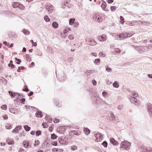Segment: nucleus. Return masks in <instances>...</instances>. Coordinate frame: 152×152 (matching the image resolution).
<instances>
[{"label":"nucleus","mask_w":152,"mask_h":152,"mask_svg":"<svg viewBox=\"0 0 152 152\" xmlns=\"http://www.w3.org/2000/svg\"><path fill=\"white\" fill-rule=\"evenodd\" d=\"M131 144L129 142L127 141H124L122 142L120 144V149H124L126 150H128L129 149Z\"/></svg>","instance_id":"obj_1"},{"label":"nucleus","mask_w":152,"mask_h":152,"mask_svg":"<svg viewBox=\"0 0 152 152\" xmlns=\"http://www.w3.org/2000/svg\"><path fill=\"white\" fill-rule=\"evenodd\" d=\"M46 7L49 14L51 13L54 10L53 7L50 4H47L46 5Z\"/></svg>","instance_id":"obj_2"},{"label":"nucleus","mask_w":152,"mask_h":152,"mask_svg":"<svg viewBox=\"0 0 152 152\" xmlns=\"http://www.w3.org/2000/svg\"><path fill=\"white\" fill-rule=\"evenodd\" d=\"M147 107L149 115L150 117H152V104L151 103L148 104Z\"/></svg>","instance_id":"obj_3"},{"label":"nucleus","mask_w":152,"mask_h":152,"mask_svg":"<svg viewBox=\"0 0 152 152\" xmlns=\"http://www.w3.org/2000/svg\"><path fill=\"white\" fill-rule=\"evenodd\" d=\"M80 132L77 130H73L70 131L69 134L71 136H73L74 135H79L80 134Z\"/></svg>","instance_id":"obj_4"},{"label":"nucleus","mask_w":152,"mask_h":152,"mask_svg":"<svg viewBox=\"0 0 152 152\" xmlns=\"http://www.w3.org/2000/svg\"><path fill=\"white\" fill-rule=\"evenodd\" d=\"M93 20L98 22H100L102 20V18L100 16L98 15H95L93 18Z\"/></svg>","instance_id":"obj_5"},{"label":"nucleus","mask_w":152,"mask_h":152,"mask_svg":"<svg viewBox=\"0 0 152 152\" xmlns=\"http://www.w3.org/2000/svg\"><path fill=\"white\" fill-rule=\"evenodd\" d=\"M130 101L132 102L137 105L139 104V102L137 100L136 97H132L130 98Z\"/></svg>","instance_id":"obj_6"},{"label":"nucleus","mask_w":152,"mask_h":152,"mask_svg":"<svg viewBox=\"0 0 152 152\" xmlns=\"http://www.w3.org/2000/svg\"><path fill=\"white\" fill-rule=\"evenodd\" d=\"M22 127L21 125L17 126L12 131L13 133H18L19 132V131L20 130Z\"/></svg>","instance_id":"obj_7"},{"label":"nucleus","mask_w":152,"mask_h":152,"mask_svg":"<svg viewBox=\"0 0 152 152\" xmlns=\"http://www.w3.org/2000/svg\"><path fill=\"white\" fill-rule=\"evenodd\" d=\"M110 141L114 145H118V142L113 137L110 138Z\"/></svg>","instance_id":"obj_8"},{"label":"nucleus","mask_w":152,"mask_h":152,"mask_svg":"<svg viewBox=\"0 0 152 152\" xmlns=\"http://www.w3.org/2000/svg\"><path fill=\"white\" fill-rule=\"evenodd\" d=\"M97 44V42L94 39H91L88 42V44L90 45H94Z\"/></svg>","instance_id":"obj_9"},{"label":"nucleus","mask_w":152,"mask_h":152,"mask_svg":"<svg viewBox=\"0 0 152 152\" xmlns=\"http://www.w3.org/2000/svg\"><path fill=\"white\" fill-rule=\"evenodd\" d=\"M10 112L12 113H18V110L17 109H15L12 108H11L10 109Z\"/></svg>","instance_id":"obj_10"},{"label":"nucleus","mask_w":152,"mask_h":152,"mask_svg":"<svg viewBox=\"0 0 152 152\" xmlns=\"http://www.w3.org/2000/svg\"><path fill=\"white\" fill-rule=\"evenodd\" d=\"M94 136L97 140L102 139V137L101 134L100 133H95L94 134Z\"/></svg>","instance_id":"obj_11"},{"label":"nucleus","mask_w":152,"mask_h":152,"mask_svg":"<svg viewBox=\"0 0 152 152\" xmlns=\"http://www.w3.org/2000/svg\"><path fill=\"white\" fill-rule=\"evenodd\" d=\"M102 4L101 5V7L102 8V9L104 10H104L105 9L106 7V4L105 2H104L103 0L102 1Z\"/></svg>","instance_id":"obj_12"},{"label":"nucleus","mask_w":152,"mask_h":152,"mask_svg":"<svg viewBox=\"0 0 152 152\" xmlns=\"http://www.w3.org/2000/svg\"><path fill=\"white\" fill-rule=\"evenodd\" d=\"M36 116L38 118H41L42 117V114L41 112H37L35 114Z\"/></svg>","instance_id":"obj_13"},{"label":"nucleus","mask_w":152,"mask_h":152,"mask_svg":"<svg viewBox=\"0 0 152 152\" xmlns=\"http://www.w3.org/2000/svg\"><path fill=\"white\" fill-rule=\"evenodd\" d=\"M99 37V39L101 38L102 40L103 41H105L107 39V36L105 34H103L102 35V36H100Z\"/></svg>","instance_id":"obj_14"},{"label":"nucleus","mask_w":152,"mask_h":152,"mask_svg":"<svg viewBox=\"0 0 152 152\" xmlns=\"http://www.w3.org/2000/svg\"><path fill=\"white\" fill-rule=\"evenodd\" d=\"M121 52L120 50L118 48H115V51L114 52H112L113 54L116 55L120 53Z\"/></svg>","instance_id":"obj_15"},{"label":"nucleus","mask_w":152,"mask_h":152,"mask_svg":"<svg viewBox=\"0 0 152 152\" xmlns=\"http://www.w3.org/2000/svg\"><path fill=\"white\" fill-rule=\"evenodd\" d=\"M23 145L24 147L25 148H27L29 145V142L28 141L26 140H25L23 142Z\"/></svg>","instance_id":"obj_16"},{"label":"nucleus","mask_w":152,"mask_h":152,"mask_svg":"<svg viewBox=\"0 0 152 152\" xmlns=\"http://www.w3.org/2000/svg\"><path fill=\"white\" fill-rule=\"evenodd\" d=\"M84 132L86 135H88L90 133V130L87 128H84Z\"/></svg>","instance_id":"obj_17"},{"label":"nucleus","mask_w":152,"mask_h":152,"mask_svg":"<svg viewBox=\"0 0 152 152\" xmlns=\"http://www.w3.org/2000/svg\"><path fill=\"white\" fill-rule=\"evenodd\" d=\"M119 83L117 81H115L113 84V86L115 88H118L119 87Z\"/></svg>","instance_id":"obj_18"},{"label":"nucleus","mask_w":152,"mask_h":152,"mask_svg":"<svg viewBox=\"0 0 152 152\" xmlns=\"http://www.w3.org/2000/svg\"><path fill=\"white\" fill-rule=\"evenodd\" d=\"M95 64L99 65L100 64V60L99 58L96 59L94 61Z\"/></svg>","instance_id":"obj_19"},{"label":"nucleus","mask_w":152,"mask_h":152,"mask_svg":"<svg viewBox=\"0 0 152 152\" xmlns=\"http://www.w3.org/2000/svg\"><path fill=\"white\" fill-rule=\"evenodd\" d=\"M23 32L24 34L26 35H29L30 33V31H28V30L25 29H24L23 30Z\"/></svg>","instance_id":"obj_20"},{"label":"nucleus","mask_w":152,"mask_h":152,"mask_svg":"<svg viewBox=\"0 0 152 152\" xmlns=\"http://www.w3.org/2000/svg\"><path fill=\"white\" fill-rule=\"evenodd\" d=\"M9 94L12 97H14L15 96V95L16 94V93H15L14 92H12L11 91H9Z\"/></svg>","instance_id":"obj_21"},{"label":"nucleus","mask_w":152,"mask_h":152,"mask_svg":"<svg viewBox=\"0 0 152 152\" xmlns=\"http://www.w3.org/2000/svg\"><path fill=\"white\" fill-rule=\"evenodd\" d=\"M19 5V3L17 2H14L12 4V7L14 8H16L18 7V5Z\"/></svg>","instance_id":"obj_22"},{"label":"nucleus","mask_w":152,"mask_h":152,"mask_svg":"<svg viewBox=\"0 0 152 152\" xmlns=\"http://www.w3.org/2000/svg\"><path fill=\"white\" fill-rule=\"evenodd\" d=\"M23 127L25 130L27 132L29 131L31 129L30 127L28 125H25Z\"/></svg>","instance_id":"obj_23"},{"label":"nucleus","mask_w":152,"mask_h":152,"mask_svg":"<svg viewBox=\"0 0 152 152\" xmlns=\"http://www.w3.org/2000/svg\"><path fill=\"white\" fill-rule=\"evenodd\" d=\"M45 119L47 121H48L49 123H51L52 121V118H50V117L48 116H46L45 117Z\"/></svg>","instance_id":"obj_24"},{"label":"nucleus","mask_w":152,"mask_h":152,"mask_svg":"<svg viewBox=\"0 0 152 152\" xmlns=\"http://www.w3.org/2000/svg\"><path fill=\"white\" fill-rule=\"evenodd\" d=\"M52 26L54 28H56L58 27V24L56 22H53L52 23Z\"/></svg>","instance_id":"obj_25"},{"label":"nucleus","mask_w":152,"mask_h":152,"mask_svg":"<svg viewBox=\"0 0 152 152\" xmlns=\"http://www.w3.org/2000/svg\"><path fill=\"white\" fill-rule=\"evenodd\" d=\"M135 49L139 53H142L141 50V46L137 47H136Z\"/></svg>","instance_id":"obj_26"},{"label":"nucleus","mask_w":152,"mask_h":152,"mask_svg":"<svg viewBox=\"0 0 152 152\" xmlns=\"http://www.w3.org/2000/svg\"><path fill=\"white\" fill-rule=\"evenodd\" d=\"M57 137V136L55 134H52L51 136V138L53 140L56 139Z\"/></svg>","instance_id":"obj_27"},{"label":"nucleus","mask_w":152,"mask_h":152,"mask_svg":"<svg viewBox=\"0 0 152 152\" xmlns=\"http://www.w3.org/2000/svg\"><path fill=\"white\" fill-rule=\"evenodd\" d=\"M75 20V19L74 18H70L69 21V24L70 25L73 24Z\"/></svg>","instance_id":"obj_28"},{"label":"nucleus","mask_w":152,"mask_h":152,"mask_svg":"<svg viewBox=\"0 0 152 152\" xmlns=\"http://www.w3.org/2000/svg\"><path fill=\"white\" fill-rule=\"evenodd\" d=\"M26 60L27 61H30L31 60V58L29 56V55L28 54H26Z\"/></svg>","instance_id":"obj_29"},{"label":"nucleus","mask_w":152,"mask_h":152,"mask_svg":"<svg viewBox=\"0 0 152 152\" xmlns=\"http://www.w3.org/2000/svg\"><path fill=\"white\" fill-rule=\"evenodd\" d=\"M59 142L61 144H64V142L63 138L61 137L59 138Z\"/></svg>","instance_id":"obj_30"},{"label":"nucleus","mask_w":152,"mask_h":152,"mask_svg":"<svg viewBox=\"0 0 152 152\" xmlns=\"http://www.w3.org/2000/svg\"><path fill=\"white\" fill-rule=\"evenodd\" d=\"M132 96H134L133 97H136L138 96V93L135 91L132 92Z\"/></svg>","instance_id":"obj_31"},{"label":"nucleus","mask_w":152,"mask_h":152,"mask_svg":"<svg viewBox=\"0 0 152 152\" xmlns=\"http://www.w3.org/2000/svg\"><path fill=\"white\" fill-rule=\"evenodd\" d=\"M25 67L23 66H19L18 67V69L17 70V71L18 72H20V70H23L24 69Z\"/></svg>","instance_id":"obj_32"},{"label":"nucleus","mask_w":152,"mask_h":152,"mask_svg":"<svg viewBox=\"0 0 152 152\" xmlns=\"http://www.w3.org/2000/svg\"><path fill=\"white\" fill-rule=\"evenodd\" d=\"M102 145L104 147H106L107 146V143L106 141H105L102 143Z\"/></svg>","instance_id":"obj_33"},{"label":"nucleus","mask_w":152,"mask_h":152,"mask_svg":"<svg viewBox=\"0 0 152 152\" xmlns=\"http://www.w3.org/2000/svg\"><path fill=\"white\" fill-rule=\"evenodd\" d=\"M41 134V132L40 130L37 131L36 132V136H38Z\"/></svg>","instance_id":"obj_34"},{"label":"nucleus","mask_w":152,"mask_h":152,"mask_svg":"<svg viewBox=\"0 0 152 152\" xmlns=\"http://www.w3.org/2000/svg\"><path fill=\"white\" fill-rule=\"evenodd\" d=\"M44 19L45 21H46V22H48L50 21V19L47 15H45V16L44 18Z\"/></svg>","instance_id":"obj_35"},{"label":"nucleus","mask_w":152,"mask_h":152,"mask_svg":"<svg viewBox=\"0 0 152 152\" xmlns=\"http://www.w3.org/2000/svg\"><path fill=\"white\" fill-rule=\"evenodd\" d=\"M4 15L6 16H8L10 15V14H11L10 12L8 11H5L4 12Z\"/></svg>","instance_id":"obj_36"},{"label":"nucleus","mask_w":152,"mask_h":152,"mask_svg":"<svg viewBox=\"0 0 152 152\" xmlns=\"http://www.w3.org/2000/svg\"><path fill=\"white\" fill-rule=\"evenodd\" d=\"M18 7L21 10H23L25 8L24 7L22 4L19 3Z\"/></svg>","instance_id":"obj_37"},{"label":"nucleus","mask_w":152,"mask_h":152,"mask_svg":"<svg viewBox=\"0 0 152 152\" xmlns=\"http://www.w3.org/2000/svg\"><path fill=\"white\" fill-rule=\"evenodd\" d=\"M106 70L107 72H112V69L110 68L107 66H106Z\"/></svg>","instance_id":"obj_38"},{"label":"nucleus","mask_w":152,"mask_h":152,"mask_svg":"<svg viewBox=\"0 0 152 152\" xmlns=\"http://www.w3.org/2000/svg\"><path fill=\"white\" fill-rule=\"evenodd\" d=\"M1 108L3 110H6L7 108V106L6 105H3L1 106Z\"/></svg>","instance_id":"obj_39"},{"label":"nucleus","mask_w":152,"mask_h":152,"mask_svg":"<svg viewBox=\"0 0 152 152\" xmlns=\"http://www.w3.org/2000/svg\"><path fill=\"white\" fill-rule=\"evenodd\" d=\"M123 35V37L124 39L125 38H127V33H122Z\"/></svg>","instance_id":"obj_40"},{"label":"nucleus","mask_w":152,"mask_h":152,"mask_svg":"<svg viewBox=\"0 0 152 152\" xmlns=\"http://www.w3.org/2000/svg\"><path fill=\"white\" fill-rule=\"evenodd\" d=\"M61 150V151H63V150L62 149H59L58 148H55L53 149L52 150V151H53V152H58V151L59 150Z\"/></svg>","instance_id":"obj_41"},{"label":"nucleus","mask_w":152,"mask_h":152,"mask_svg":"<svg viewBox=\"0 0 152 152\" xmlns=\"http://www.w3.org/2000/svg\"><path fill=\"white\" fill-rule=\"evenodd\" d=\"M25 88L23 89V91H26V92L29 91V90L27 86H25Z\"/></svg>","instance_id":"obj_42"},{"label":"nucleus","mask_w":152,"mask_h":152,"mask_svg":"<svg viewBox=\"0 0 152 152\" xmlns=\"http://www.w3.org/2000/svg\"><path fill=\"white\" fill-rule=\"evenodd\" d=\"M134 34V33H132V32L129 33H127V38L131 37Z\"/></svg>","instance_id":"obj_43"},{"label":"nucleus","mask_w":152,"mask_h":152,"mask_svg":"<svg viewBox=\"0 0 152 152\" xmlns=\"http://www.w3.org/2000/svg\"><path fill=\"white\" fill-rule=\"evenodd\" d=\"M69 39L71 40H73L74 39V36L72 35H69L68 36Z\"/></svg>","instance_id":"obj_44"},{"label":"nucleus","mask_w":152,"mask_h":152,"mask_svg":"<svg viewBox=\"0 0 152 152\" xmlns=\"http://www.w3.org/2000/svg\"><path fill=\"white\" fill-rule=\"evenodd\" d=\"M147 152H152V148H148L146 149Z\"/></svg>","instance_id":"obj_45"},{"label":"nucleus","mask_w":152,"mask_h":152,"mask_svg":"<svg viewBox=\"0 0 152 152\" xmlns=\"http://www.w3.org/2000/svg\"><path fill=\"white\" fill-rule=\"evenodd\" d=\"M32 44V45L35 47L37 45V44L36 42H34L33 40L31 39L30 40Z\"/></svg>","instance_id":"obj_46"},{"label":"nucleus","mask_w":152,"mask_h":152,"mask_svg":"<svg viewBox=\"0 0 152 152\" xmlns=\"http://www.w3.org/2000/svg\"><path fill=\"white\" fill-rule=\"evenodd\" d=\"M116 9V7L115 6H111L110 7V9L112 11H114Z\"/></svg>","instance_id":"obj_47"},{"label":"nucleus","mask_w":152,"mask_h":152,"mask_svg":"<svg viewBox=\"0 0 152 152\" xmlns=\"http://www.w3.org/2000/svg\"><path fill=\"white\" fill-rule=\"evenodd\" d=\"M11 128V126L10 124H7L6 126V128L7 129H10Z\"/></svg>","instance_id":"obj_48"},{"label":"nucleus","mask_w":152,"mask_h":152,"mask_svg":"<svg viewBox=\"0 0 152 152\" xmlns=\"http://www.w3.org/2000/svg\"><path fill=\"white\" fill-rule=\"evenodd\" d=\"M57 143V142L56 141H52L51 142V144L53 145L56 146Z\"/></svg>","instance_id":"obj_49"},{"label":"nucleus","mask_w":152,"mask_h":152,"mask_svg":"<svg viewBox=\"0 0 152 152\" xmlns=\"http://www.w3.org/2000/svg\"><path fill=\"white\" fill-rule=\"evenodd\" d=\"M20 101L23 104H24V102L25 101V99L24 98L21 99H20Z\"/></svg>","instance_id":"obj_50"},{"label":"nucleus","mask_w":152,"mask_h":152,"mask_svg":"<svg viewBox=\"0 0 152 152\" xmlns=\"http://www.w3.org/2000/svg\"><path fill=\"white\" fill-rule=\"evenodd\" d=\"M118 37H119V38H120V40L124 39L122 37L123 35H122V34H121L120 35H118Z\"/></svg>","instance_id":"obj_51"},{"label":"nucleus","mask_w":152,"mask_h":152,"mask_svg":"<svg viewBox=\"0 0 152 152\" xmlns=\"http://www.w3.org/2000/svg\"><path fill=\"white\" fill-rule=\"evenodd\" d=\"M59 120L56 118H54L53 119V122L54 123H58L59 121Z\"/></svg>","instance_id":"obj_52"},{"label":"nucleus","mask_w":152,"mask_h":152,"mask_svg":"<svg viewBox=\"0 0 152 152\" xmlns=\"http://www.w3.org/2000/svg\"><path fill=\"white\" fill-rule=\"evenodd\" d=\"M110 114L111 118L113 119H114L115 117V116L114 115L113 113L112 112H111L110 113Z\"/></svg>","instance_id":"obj_53"},{"label":"nucleus","mask_w":152,"mask_h":152,"mask_svg":"<svg viewBox=\"0 0 152 152\" xmlns=\"http://www.w3.org/2000/svg\"><path fill=\"white\" fill-rule=\"evenodd\" d=\"M73 60V58L72 57H70L68 58L67 60L68 61L71 62Z\"/></svg>","instance_id":"obj_54"},{"label":"nucleus","mask_w":152,"mask_h":152,"mask_svg":"<svg viewBox=\"0 0 152 152\" xmlns=\"http://www.w3.org/2000/svg\"><path fill=\"white\" fill-rule=\"evenodd\" d=\"M77 149V147L76 146L74 145L72 146L71 148V149L72 150H75Z\"/></svg>","instance_id":"obj_55"},{"label":"nucleus","mask_w":152,"mask_h":152,"mask_svg":"<svg viewBox=\"0 0 152 152\" xmlns=\"http://www.w3.org/2000/svg\"><path fill=\"white\" fill-rule=\"evenodd\" d=\"M66 77L65 76V75H64L63 76L62 79H61L60 81L61 82H63L66 80Z\"/></svg>","instance_id":"obj_56"},{"label":"nucleus","mask_w":152,"mask_h":152,"mask_svg":"<svg viewBox=\"0 0 152 152\" xmlns=\"http://www.w3.org/2000/svg\"><path fill=\"white\" fill-rule=\"evenodd\" d=\"M35 143L34 144V145L35 146H36V145H38L39 143V140H38L37 141L36 140H35Z\"/></svg>","instance_id":"obj_57"},{"label":"nucleus","mask_w":152,"mask_h":152,"mask_svg":"<svg viewBox=\"0 0 152 152\" xmlns=\"http://www.w3.org/2000/svg\"><path fill=\"white\" fill-rule=\"evenodd\" d=\"M123 106L122 105H119L118 107V109L119 110H121L122 109Z\"/></svg>","instance_id":"obj_58"},{"label":"nucleus","mask_w":152,"mask_h":152,"mask_svg":"<svg viewBox=\"0 0 152 152\" xmlns=\"http://www.w3.org/2000/svg\"><path fill=\"white\" fill-rule=\"evenodd\" d=\"M13 143H14V142L13 140L11 141L8 142V144L9 145L13 144Z\"/></svg>","instance_id":"obj_59"},{"label":"nucleus","mask_w":152,"mask_h":152,"mask_svg":"<svg viewBox=\"0 0 152 152\" xmlns=\"http://www.w3.org/2000/svg\"><path fill=\"white\" fill-rule=\"evenodd\" d=\"M107 2L109 4H111L113 2V0H107Z\"/></svg>","instance_id":"obj_60"},{"label":"nucleus","mask_w":152,"mask_h":152,"mask_svg":"<svg viewBox=\"0 0 152 152\" xmlns=\"http://www.w3.org/2000/svg\"><path fill=\"white\" fill-rule=\"evenodd\" d=\"M16 94L17 95H18V96L20 97V98L23 97V95H22L18 93H16Z\"/></svg>","instance_id":"obj_61"},{"label":"nucleus","mask_w":152,"mask_h":152,"mask_svg":"<svg viewBox=\"0 0 152 152\" xmlns=\"http://www.w3.org/2000/svg\"><path fill=\"white\" fill-rule=\"evenodd\" d=\"M16 63L18 64H20L21 62V60L19 59H18Z\"/></svg>","instance_id":"obj_62"},{"label":"nucleus","mask_w":152,"mask_h":152,"mask_svg":"<svg viewBox=\"0 0 152 152\" xmlns=\"http://www.w3.org/2000/svg\"><path fill=\"white\" fill-rule=\"evenodd\" d=\"M13 46V43L11 44L10 45L9 44V43L8 44V45H7V46L9 48H11Z\"/></svg>","instance_id":"obj_63"},{"label":"nucleus","mask_w":152,"mask_h":152,"mask_svg":"<svg viewBox=\"0 0 152 152\" xmlns=\"http://www.w3.org/2000/svg\"><path fill=\"white\" fill-rule=\"evenodd\" d=\"M92 83H93V85L94 86L96 85V82L94 80L92 81Z\"/></svg>","instance_id":"obj_64"}]
</instances>
